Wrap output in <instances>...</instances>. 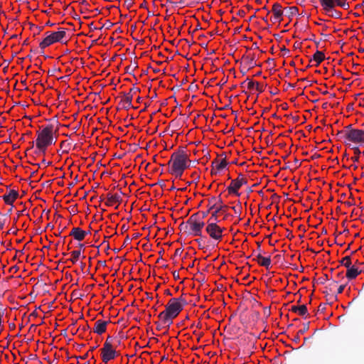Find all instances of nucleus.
<instances>
[{
  "label": "nucleus",
  "mask_w": 364,
  "mask_h": 364,
  "mask_svg": "<svg viewBox=\"0 0 364 364\" xmlns=\"http://www.w3.org/2000/svg\"><path fill=\"white\" fill-rule=\"evenodd\" d=\"M253 260L257 261L259 265L264 267L267 269H269L270 267V264H271L270 256L263 257L261 253H257L256 255V258L253 259Z\"/></svg>",
  "instance_id": "nucleus-14"
},
{
  "label": "nucleus",
  "mask_w": 364,
  "mask_h": 364,
  "mask_svg": "<svg viewBox=\"0 0 364 364\" xmlns=\"http://www.w3.org/2000/svg\"><path fill=\"white\" fill-rule=\"evenodd\" d=\"M208 202L209 204L211 205L209 208L208 212L211 210L215 209V211L212 213L209 221H216L218 218V213L220 211H225L228 206L223 205V200L220 198L217 202V198L215 197H212L208 200Z\"/></svg>",
  "instance_id": "nucleus-6"
},
{
  "label": "nucleus",
  "mask_w": 364,
  "mask_h": 364,
  "mask_svg": "<svg viewBox=\"0 0 364 364\" xmlns=\"http://www.w3.org/2000/svg\"><path fill=\"white\" fill-rule=\"evenodd\" d=\"M42 164H47L48 166L50 165L51 164V162H46V161L43 159L42 160Z\"/></svg>",
  "instance_id": "nucleus-52"
},
{
  "label": "nucleus",
  "mask_w": 364,
  "mask_h": 364,
  "mask_svg": "<svg viewBox=\"0 0 364 364\" xmlns=\"http://www.w3.org/2000/svg\"><path fill=\"white\" fill-rule=\"evenodd\" d=\"M18 197V191L15 190H10L8 194H5L3 196V199L5 203L8 205H12L13 203L16 200V199Z\"/></svg>",
  "instance_id": "nucleus-16"
},
{
  "label": "nucleus",
  "mask_w": 364,
  "mask_h": 364,
  "mask_svg": "<svg viewBox=\"0 0 364 364\" xmlns=\"http://www.w3.org/2000/svg\"><path fill=\"white\" fill-rule=\"evenodd\" d=\"M343 261H346V263H343V265L347 268L346 277L348 279H353L360 274L361 270H358V268L354 266H351L350 257L346 256L342 259L340 263H343Z\"/></svg>",
  "instance_id": "nucleus-11"
},
{
  "label": "nucleus",
  "mask_w": 364,
  "mask_h": 364,
  "mask_svg": "<svg viewBox=\"0 0 364 364\" xmlns=\"http://www.w3.org/2000/svg\"><path fill=\"white\" fill-rule=\"evenodd\" d=\"M112 341H113V338L112 336H107L104 344H108L109 346H113Z\"/></svg>",
  "instance_id": "nucleus-31"
},
{
  "label": "nucleus",
  "mask_w": 364,
  "mask_h": 364,
  "mask_svg": "<svg viewBox=\"0 0 364 364\" xmlns=\"http://www.w3.org/2000/svg\"><path fill=\"white\" fill-rule=\"evenodd\" d=\"M140 236L139 233H136L133 235V238H138Z\"/></svg>",
  "instance_id": "nucleus-59"
},
{
  "label": "nucleus",
  "mask_w": 364,
  "mask_h": 364,
  "mask_svg": "<svg viewBox=\"0 0 364 364\" xmlns=\"http://www.w3.org/2000/svg\"><path fill=\"white\" fill-rule=\"evenodd\" d=\"M124 100L123 102L125 104H127V106H124L125 109H129L130 107H132V101L133 98V94L131 93H124Z\"/></svg>",
  "instance_id": "nucleus-22"
},
{
  "label": "nucleus",
  "mask_w": 364,
  "mask_h": 364,
  "mask_svg": "<svg viewBox=\"0 0 364 364\" xmlns=\"http://www.w3.org/2000/svg\"><path fill=\"white\" fill-rule=\"evenodd\" d=\"M294 163H295L296 165H297V166H300V163H299L298 159H294Z\"/></svg>",
  "instance_id": "nucleus-54"
},
{
  "label": "nucleus",
  "mask_w": 364,
  "mask_h": 364,
  "mask_svg": "<svg viewBox=\"0 0 364 364\" xmlns=\"http://www.w3.org/2000/svg\"><path fill=\"white\" fill-rule=\"evenodd\" d=\"M343 272L338 273L337 274V277H342L343 278Z\"/></svg>",
  "instance_id": "nucleus-57"
},
{
  "label": "nucleus",
  "mask_w": 364,
  "mask_h": 364,
  "mask_svg": "<svg viewBox=\"0 0 364 364\" xmlns=\"http://www.w3.org/2000/svg\"><path fill=\"white\" fill-rule=\"evenodd\" d=\"M165 294L167 295H171V291L169 289H166Z\"/></svg>",
  "instance_id": "nucleus-56"
},
{
  "label": "nucleus",
  "mask_w": 364,
  "mask_h": 364,
  "mask_svg": "<svg viewBox=\"0 0 364 364\" xmlns=\"http://www.w3.org/2000/svg\"><path fill=\"white\" fill-rule=\"evenodd\" d=\"M136 92H140V89L136 87H132L129 90V93L133 94V95Z\"/></svg>",
  "instance_id": "nucleus-33"
},
{
  "label": "nucleus",
  "mask_w": 364,
  "mask_h": 364,
  "mask_svg": "<svg viewBox=\"0 0 364 364\" xmlns=\"http://www.w3.org/2000/svg\"><path fill=\"white\" fill-rule=\"evenodd\" d=\"M186 304L187 301L182 296L172 298L166 305V309L161 312L158 317L164 324H167L169 327L173 323V319L178 316Z\"/></svg>",
  "instance_id": "nucleus-1"
},
{
  "label": "nucleus",
  "mask_w": 364,
  "mask_h": 364,
  "mask_svg": "<svg viewBox=\"0 0 364 364\" xmlns=\"http://www.w3.org/2000/svg\"><path fill=\"white\" fill-rule=\"evenodd\" d=\"M65 37L66 31L64 28H60L58 31L46 32V37L39 43V46L42 50H43L46 47L55 43H63V38Z\"/></svg>",
  "instance_id": "nucleus-4"
},
{
  "label": "nucleus",
  "mask_w": 364,
  "mask_h": 364,
  "mask_svg": "<svg viewBox=\"0 0 364 364\" xmlns=\"http://www.w3.org/2000/svg\"><path fill=\"white\" fill-rule=\"evenodd\" d=\"M324 309H325V307H324V306H323L322 305H320V306H318V311H323Z\"/></svg>",
  "instance_id": "nucleus-55"
},
{
  "label": "nucleus",
  "mask_w": 364,
  "mask_h": 364,
  "mask_svg": "<svg viewBox=\"0 0 364 364\" xmlns=\"http://www.w3.org/2000/svg\"><path fill=\"white\" fill-rule=\"evenodd\" d=\"M210 237L215 240H220L223 237L224 228L218 226L215 222L208 223L205 228Z\"/></svg>",
  "instance_id": "nucleus-8"
},
{
  "label": "nucleus",
  "mask_w": 364,
  "mask_h": 364,
  "mask_svg": "<svg viewBox=\"0 0 364 364\" xmlns=\"http://www.w3.org/2000/svg\"><path fill=\"white\" fill-rule=\"evenodd\" d=\"M212 165L213 166V168H215L217 171H220L227 166L228 163L226 159H223L220 162L216 160L213 161Z\"/></svg>",
  "instance_id": "nucleus-20"
},
{
  "label": "nucleus",
  "mask_w": 364,
  "mask_h": 364,
  "mask_svg": "<svg viewBox=\"0 0 364 364\" xmlns=\"http://www.w3.org/2000/svg\"><path fill=\"white\" fill-rule=\"evenodd\" d=\"M309 323H306L304 324V328L298 331V334H304L306 331L309 330Z\"/></svg>",
  "instance_id": "nucleus-29"
},
{
  "label": "nucleus",
  "mask_w": 364,
  "mask_h": 364,
  "mask_svg": "<svg viewBox=\"0 0 364 364\" xmlns=\"http://www.w3.org/2000/svg\"><path fill=\"white\" fill-rule=\"evenodd\" d=\"M55 132L52 124H48L41 131L38 132L36 139V147L38 153L46 154V149L48 146L55 143L54 140L53 133Z\"/></svg>",
  "instance_id": "nucleus-3"
},
{
  "label": "nucleus",
  "mask_w": 364,
  "mask_h": 364,
  "mask_svg": "<svg viewBox=\"0 0 364 364\" xmlns=\"http://www.w3.org/2000/svg\"><path fill=\"white\" fill-rule=\"evenodd\" d=\"M3 316V313L0 312V331H3V326H1V318Z\"/></svg>",
  "instance_id": "nucleus-44"
},
{
  "label": "nucleus",
  "mask_w": 364,
  "mask_h": 364,
  "mask_svg": "<svg viewBox=\"0 0 364 364\" xmlns=\"http://www.w3.org/2000/svg\"><path fill=\"white\" fill-rule=\"evenodd\" d=\"M183 252V250L181 248H178L175 251V255H181Z\"/></svg>",
  "instance_id": "nucleus-40"
},
{
  "label": "nucleus",
  "mask_w": 364,
  "mask_h": 364,
  "mask_svg": "<svg viewBox=\"0 0 364 364\" xmlns=\"http://www.w3.org/2000/svg\"><path fill=\"white\" fill-rule=\"evenodd\" d=\"M241 188L240 184L238 180H232L230 184V186L227 188V190L229 194H233L237 196H240V193L238 192V190Z\"/></svg>",
  "instance_id": "nucleus-17"
},
{
  "label": "nucleus",
  "mask_w": 364,
  "mask_h": 364,
  "mask_svg": "<svg viewBox=\"0 0 364 364\" xmlns=\"http://www.w3.org/2000/svg\"><path fill=\"white\" fill-rule=\"evenodd\" d=\"M71 255H72V258H70V260L73 264H75V263L77 261V259H78L79 257L80 256V250H75V251H73V252H71Z\"/></svg>",
  "instance_id": "nucleus-24"
},
{
  "label": "nucleus",
  "mask_w": 364,
  "mask_h": 364,
  "mask_svg": "<svg viewBox=\"0 0 364 364\" xmlns=\"http://www.w3.org/2000/svg\"><path fill=\"white\" fill-rule=\"evenodd\" d=\"M129 240H130V239H129V236L127 235V236L126 237V238H125L124 242V245H127V244L129 242Z\"/></svg>",
  "instance_id": "nucleus-47"
},
{
  "label": "nucleus",
  "mask_w": 364,
  "mask_h": 364,
  "mask_svg": "<svg viewBox=\"0 0 364 364\" xmlns=\"http://www.w3.org/2000/svg\"><path fill=\"white\" fill-rule=\"evenodd\" d=\"M122 201L121 197L118 194L112 195L110 193L107 194V200L105 203L107 206H111L114 203H120Z\"/></svg>",
  "instance_id": "nucleus-18"
},
{
  "label": "nucleus",
  "mask_w": 364,
  "mask_h": 364,
  "mask_svg": "<svg viewBox=\"0 0 364 364\" xmlns=\"http://www.w3.org/2000/svg\"><path fill=\"white\" fill-rule=\"evenodd\" d=\"M173 275L174 279H179V274L176 271L173 272Z\"/></svg>",
  "instance_id": "nucleus-41"
},
{
  "label": "nucleus",
  "mask_w": 364,
  "mask_h": 364,
  "mask_svg": "<svg viewBox=\"0 0 364 364\" xmlns=\"http://www.w3.org/2000/svg\"><path fill=\"white\" fill-rule=\"evenodd\" d=\"M255 87L259 92H262L264 91L262 86H261L260 84L257 82H255Z\"/></svg>",
  "instance_id": "nucleus-32"
},
{
  "label": "nucleus",
  "mask_w": 364,
  "mask_h": 364,
  "mask_svg": "<svg viewBox=\"0 0 364 364\" xmlns=\"http://www.w3.org/2000/svg\"><path fill=\"white\" fill-rule=\"evenodd\" d=\"M292 312L294 313H299L300 316H304L307 314V308L306 305H301V306H292L291 309Z\"/></svg>",
  "instance_id": "nucleus-19"
},
{
  "label": "nucleus",
  "mask_w": 364,
  "mask_h": 364,
  "mask_svg": "<svg viewBox=\"0 0 364 364\" xmlns=\"http://www.w3.org/2000/svg\"><path fill=\"white\" fill-rule=\"evenodd\" d=\"M97 348V346H93V347H92V348L90 349V351H93V350H95Z\"/></svg>",
  "instance_id": "nucleus-61"
},
{
  "label": "nucleus",
  "mask_w": 364,
  "mask_h": 364,
  "mask_svg": "<svg viewBox=\"0 0 364 364\" xmlns=\"http://www.w3.org/2000/svg\"><path fill=\"white\" fill-rule=\"evenodd\" d=\"M4 223H5L4 220H0V229H2L4 228Z\"/></svg>",
  "instance_id": "nucleus-48"
},
{
  "label": "nucleus",
  "mask_w": 364,
  "mask_h": 364,
  "mask_svg": "<svg viewBox=\"0 0 364 364\" xmlns=\"http://www.w3.org/2000/svg\"><path fill=\"white\" fill-rule=\"evenodd\" d=\"M28 43H28V39H26V40H25V41H24V42H23V45H28Z\"/></svg>",
  "instance_id": "nucleus-62"
},
{
  "label": "nucleus",
  "mask_w": 364,
  "mask_h": 364,
  "mask_svg": "<svg viewBox=\"0 0 364 364\" xmlns=\"http://www.w3.org/2000/svg\"><path fill=\"white\" fill-rule=\"evenodd\" d=\"M324 59V53L319 50H316L313 55V60L316 62V66H318Z\"/></svg>",
  "instance_id": "nucleus-21"
},
{
  "label": "nucleus",
  "mask_w": 364,
  "mask_h": 364,
  "mask_svg": "<svg viewBox=\"0 0 364 364\" xmlns=\"http://www.w3.org/2000/svg\"><path fill=\"white\" fill-rule=\"evenodd\" d=\"M205 223L203 221L198 220V214H193L186 221L185 229L187 230L188 235L193 236H200L202 229Z\"/></svg>",
  "instance_id": "nucleus-5"
},
{
  "label": "nucleus",
  "mask_w": 364,
  "mask_h": 364,
  "mask_svg": "<svg viewBox=\"0 0 364 364\" xmlns=\"http://www.w3.org/2000/svg\"><path fill=\"white\" fill-rule=\"evenodd\" d=\"M146 1H144V2L141 4V6H140V7H141V8H146Z\"/></svg>",
  "instance_id": "nucleus-53"
},
{
  "label": "nucleus",
  "mask_w": 364,
  "mask_h": 364,
  "mask_svg": "<svg viewBox=\"0 0 364 364\" xmlns=\"http://www.w3.org/2000/svg\"><path fill=\"white\" fill-rule=\"evenodd\" d=\"M231 208L235 211V213H237V207L233 206V207H231Z\"/></svg>",
  "instance_id": "nucleus-60"
},
{
  "label": "nucleus",
  "mask_w": 364,
  "mask_h": 364,
  "mask_svg": "<svg viewBox=\"0 0 364 364\" xmlns=\"http://www.w3.org/2000/svg\"><path fill=\"white\" fill-rule=\"evenodd\" d=\"M281 257V255H277L274 257L275 259H279Z\"/></svg>",
  "instance_id": "nucleus-63"
},
{
  "label": "nucleus",
  "mask_w": 364,
  "mask_h": 364,
  "mask_svg": "<svg viewBox=\"0 0 364 364\" xmlns=\"http://www.w3.org/2000/svg\"><path fill=\"white\" fill-rule=\"evenodd\" d=\"M188 162H191V161L184 148L180 147L178 151L172 154L171 159L168 162V165H171L169 173L176 178L181 177L184 170L189 166L188 165Z\"/></svg>",
  "instance_id": "nucleus-2"
},
{
  "label": "nucleus",
  "mask_w": 364,
  "mask_h": 364,
  "mask_svg": "<svg viewBox=\"0 0 364 364\" xmlns=\"http://www.w3.org/2000/svg\"><path fill=\"white\" fill-rule=\"evenodd\" d=\"M9 328H10L11 330H14L15 328V327H16V325L14 323H9Z\"/></svg>",
  "instance_id": "nucleus-46"
},
{
  "label": "nucleus",
  "mask_w": 364,
  "mask_h": 364,
  "mask_svg": "<svg viewBox=\"0 0 364 364\" xmlns=\"http://www.w3.org/2000/svg\"><path fill=\"white\" fill-rule=\"evenodd\" d=\"M37 31H36V33H34V36H36V34H38L42 30H43V27H38L36 26V27Z\"/></svg>",
  "instance_id": "nucleus-42"
},
{
  "label": "nucleus",
  "mask_w": 364,
  "mask_h": 364,
  "mask_svg": "<svg viewBox=\"0 0 364 364\" xmlns=\"http://www.w3.org/2000/svg\"><path fill=\"white\" fill-rule=\"evenodd\" d=\"M281 51L283 53V55H287L289 53V50L283 46L281 48Z\"/></svg>",
  "instance_id": "nucleus-36"
},
{
  "label": "nucleus",
  "mask_w": 364,
  "mask_h": 364,
  "mask_svg": "<svg viewBox=\"0 0 364 364\" xmlns=\"http://www.w3.org/2000/svg\"><path fill=\"white\" fill-rule=\"evenodd\" d=\"M87 233L80 228H73L70 232V236H73L76 240L82 241Z\"/></svg>",
  "instance_id": "nucleus-15"
},
{
  "label": "nucleus",
  "mask_w": 364,
  "mask_h": 364,
  "mask_svg": "<svg viewBox=\"0 0 364 364\" xmlns=\"http://www.w3.org/2000/svg\"><path fill=\"white\" fill-rule=\"evenodd\" d=\"M239 181V183L240 184V186H242V185H245L247 183V181L246 178H242V179H240V180H238Z\"/></svg>",
  "instance_id": "nucleus-39"
},
{
  "label": "nucleus",
  "mask_w": 364,
  "mask_h": 364,
  "mask_svg": "<svg viewBox=\"0 0 364 364\" xmlns=\"http://www.w3.org/2000/svg\"><path fill=\"white\" fill-rule=\"evenodd\" d=\"M242 178H244L243 175L242 173H240L238 175V177L235 180H240V179H242Z\"/></svg>",
  "instance_id": "nucleus-51"
},
{
  "label": "nucleus",
  "mask_w": 364,
  "mask_h": 364,
  "mask_svg": "<svg viewBox=\"0 0 364 364\" xmlns=\"http://www.w3.org/2000/svg\"><path fill=\"white\" fill-rule=\"evenodd\" d=\"M255 82L250 80V81H249V82L247 84V88L250 90H252V89L255 88Z\"/></svg>",
  "instance_id": "nucleus-34"
},
{
  "label": "nucleus",
  "mask_w": 364,
  "mask_h": 364,
  "mask_svg": "<svg viewBox=\"0 0 364 364\" xmlns=\"http://www.w3.org/2000/svg\"><path fill=\"white\" fill-rule=\"evenodd\" d=\"M345 139L348 141L364 146V129L350 130Z\"/></svg>",
  "instance_id": "nucleus-10"
},
{
  "label": "nucleus",
  "mask_w": 364,
  "mask_h": 364,
  "mask_svg": "<svg viewBox=\"0 0 364 364\" xmlns=\"http://www.w3.org/2000/svg\"><path fill=\"white\" fill-rule=\"evenodd\" d=\"M355 156L351 157V160L354 162H357L359 160L360 155L361 154V151H360L358 147H354L353 148Z\"/></svg>",
  "instance_id": "nucleus-25"
},
{
  "label": "nucleus",
  "mask_w": 364,
  "mask_h": 364,
  "mask_svg": "<svg viewBox=\"0 0 364 364\" xmlns=\"http://www.w3.org/2000/svg\"><path fill=\"white\" fill-rule=\"evenodd\" d=\"M109 322L110 321L97 320L95 323L93 332L99 335L102 334L106 331L107 325Z\"/></svg>",
  "instance_id": "nucleus-13"
},
{
  "label": "nucleus",
  "mask_w": 364,
  "mask_h": 364,
  "mask_svg": "<svg viewBox=\"0 0 364 364\" xmlns=\"http://www.w3.org/2000/svg\"><path fill=\"white\" fill-rule=\"evenodd\" d=\"M245 65L247 67H248V68H253L254 66L256 65V63L254 61V58H249V57H247L245 58Z\"/></svg>",
  "instance_id": "nucleus-26"
},
{
  "label": "nucleus",
  "mask_w": 364,
  "mask_h": 364,
  "mask_svg": "<svg viewBox=\"0 0 364 364\" xmlns=\"http://www.w3.org/2000/svg\"><path fill=\"white\" fill-rule=\"evenodd\" d=\"M294 342H299V334H298L293 340Z\"/></svg>",
  "instance_id": "nucleus-49"
},
{
  "label": "nucleus",
  "mask_w": 364,
  "mask_h": 364,
  "mask_svg": "<svg viewBox=\"0 0 364 364\" xmlns=\"http://www.w3.org/2000/svg\"><path fill=\"white\" fill-rule=\"evenodd\" d=\"M141 100V98L140 97H138L136 99L137 102H140Z\"/></svg>",
  "instance_id": "nucleus-64"
},
{
  "label": "nucleus",
  "mask_w": 364,
  "mask_h": 364,
  "mask_svg": "<svg viewBox=\"0 0 364 364\" xmlns=\"http://www.w3.org/2000/svg\"><path fill=\"white\" fill-rule=\"evenodd\" d=\"M185 225H186V223H182L180 225V228H181V230H183L185 232H187V230L185 229Z\"/></svg>",
  "instance_id": "nucleus-45"
},
{
  "label": "nucleus",
  "mask_w": 364,
  "mask_h": 364,
  "mask_svg": "<svg viewBox=\"0 0 364 364\" xmlns=\"http://www.w3.org/2000/svg\"><path fill=\"white\" fill-rule=\"evenodd\" d=\"M328 275H327V274H325V275H324V277H323V278H319V279H318V281H319V282H320L321 284H324V283H325V282H326V280H328Z\"/></svg>",
  "instance_id": "nucleus-35"
},
{
  "label": "nucleus",
  "mask_w": 364,
  "mask_h": 364,
  "mask_svg": "<svg viewBox=\"0 0 364 364\" xmlns=\"http://www.w3.org/2000/svg\"><path fill=\"white\" fill-rule=\"evenodd\" d=\"M272 11L273 12L274 16L271 19L273 23H280L283 20V15L284 10H282L281 4L279 3L274 4Z\"/></svg>",
  "instance_id": "nucleus-12"
},
{
  "label": "nucleus",
  "mask_w": 364,
  "mask_h": 364,
  "mask_svg": "<svg viewBox=\"0 0 364 364\" xmlns=\"http://www.w3.org/2000/svg\"><path fill=\"white\" fill-rule=\"evenodd\" d=\"M299 11V9L296 6H291L284 9V13L286 16L291 17L295 16Z\"/></svg>",
  "instance_id": "nucleus-23"
},
{
  "label": "nucleus",
  "mask_w": 364,
  "mask_h": 364,
  "mask_svg": "<svg viewBox=\"0 0 364 364\" xmlns=\"http://www.w3.org/2000/svg\"><path fill=\"white\" fill-rule=\"evenodd\" d=\"M355 129L353 128L352 124H348V126H346V127H345V129H344V131H345V132H346V133H344V138H345L346 136H347V134H348V133L350 132V130H355Z\"/></svg>",
  "instance_id": "nucleus-30"
},
{
  "label": "nucleus",
  "mask_w": 364,
  "mask_h": 364,
  "mask_svg": "<svg viewBox=\"0 0 364 364\" xmlns=\"http://www.w3.org/2000/svg\"><path fill=\"white\" fill-rule=\"evenodd\" d=\"M88 354H89V352H87L83 356H80V358H81V359H86L88 357Z\"/></svg>",
  "instance_id": "nucleus-50"
},
{
  "label": "nucleus",
  "mask_w": 364,
  "mask_h": 364,
  "mask_svg": "<svg viewBox=\"0 0 364 364\" xmlns=\"http://www.w3.org/2000/svg\"><path fill=\"white\" fill-rule=\"evenodd\" d=\"M319 2L326 12H330L336 6H340L344 9H348L349 5L348 3H344L341 0H319Z\"/></svg>",
  "instance_id": "nucleus-7"
},
{
  "label": "nucleus",
  "mask_w": 364,
  "mask_h": 364,
  "mask_svg": "<svg viewBox=\"0 0 364 364\" xmlns=\"http://www.w3.org/2000/svg\"><path fill=\"white\" fill-rule=\"evenodd\" d=\"M118 352L115 350L114 346L104 344L101 348L102 360L104 363H107L109 360L114 359L118 355Z\"/></svg>",
  "instance_id": "nucleus-9"
},
{
  "label": "nucleus",
  "mask_w": 364,
  "mask_h": 364,
  "mask_svg": "<svg viewBox=\"0 0 364 364\" xmlns=\"http://www.w3.org/2000/svg\"><path fill=\"white\" fill-rule=\"evenodd\" d=\"M345 204L347 205L348 206H351L353 205V203L351 202H349V201L345 202Z\"/></svg>",
  "instance_id": "nucleus-58"
},
{
  "label": "nucleus",
  "mask_w": 364,
  "mask_h": 364,
  "mask_svg": "<svg viewBox=\"0 0 364 364\" xmlns=\"http://www.w3.org/2000/svg\"><path fill=\"white\" fill-rule=\"evenodd\" d=\"M138 67L136 61L132 62L131 64L126 68L127 72L130 73L134 71Z\"/></svg>",
  "instance_id": "nucleus-27"
},
{
  "label": "nucleus",
  "mask_w": 364,
  "mask_h": 364,
  "mask_svg": "<svg viewBox=\"0 0 364 364\" xmlns=\"http://www.w3.org/2000/svg\"><path fill=\"white\" fill-rule=\"evenodd\" d=\"M18 230H12V229H10L8 232H7V234H16Z\"/></svg>",
  "instance_id": "nucleus-43"
},
{
  "label": "nucleus",
  "mask_w": 364,
  "mask_h": 364,
  "mask_svg": "<svg viewBox=\"0 0 364 364\" xmlns=\"http://www.w3.org/2000/svg\"><path fill=\"white\" fill-rule=\"evenodd\" d=\"M331 14H329L330 16L336 18H341V12L337 10H332L331 11Z\"/></svg>",
  "instance_id": "nucleus-28"
},
{
  "label": "nucleus",
  "mask_w": 364,
  "mask_h": 364,
  "mask_svg": "<svg viewBox=\"0 0 364 364\" xmlns=\"http://www.w3.org/2000/svg\"><path fill=\"white\" fill-rule=\"evenodd\" d=\"M344 133H346L344 130L338 131L336 136L341 138L344 137Z\"/></svg>",
  "instance_id": "nucleus-38"
},
{
  "label": "nucleus",
  "mask_w": 364,
  "mask_h": 364,
  "mask_svg": "<svg viewBox=\"0 0 364 364\" xmlns=\"http://www.w3.org/2000/svg\"><path fill=\"white\" fill-rule=\"evenodd\" d=\"M345 287H346V284L341 285L338 289L337 293L341 294L343 291Z\"/></svg>",
  "instance_id": "nucleus-37"
}]
</instances>
